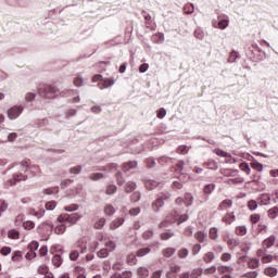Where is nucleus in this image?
Wrapping results in <instances>:
<instances>
[{
  "mask_svg": "<svg viewBox=\"0 0 278 278\" xmlns=\"http://www.w3.org/2000/svg\"><path fill=\"white\" fill-rule=\"evenodd\" d=\"M38 92L45 99H55L58 97V89L51 85H41Z\"/></svg>",
  "mask_w": 278,
  "mask_h": 278,
  "instance_id": "1",
  "label": "nucleus"
},
{
  "mask_svg": "<svg viewBox=\"0 0 278 278\" xmlns=\"http://www.w3.org/2000/svg\"><path fill=\"white\" fill-rule=\"evenodd\" d=\"M81 220V214H61L58 216V223H67L68 225H77Z\"/></svg>",
  "mask_w": 278,
  "mask_h": 278,
  "instance_id": "2",
  "label": "nucleus"
},
{
  "mask_svg": "<svg viewBox=\"0 0 278 278\" xmlns=\"http://www.w3.org/2000/svg\"><path fill=\"white\" fill-rule=\"evenodd\" d=\"M76 247L78 250H72L70 253V260L71 262H77L79 260V254L80 253H86V243H84V240H79L76 243Z\"/></svg>",
  "mask_w": 278,
  "mask_h": 278,
  "instance_id": "3",
  "label": "nucleus"
},
{
  "mask_svg": "<svg viewBox=\"0 0 278 278\" xmlns=\"http://www.w3.org/2000/svg\"><path fill=\"white\" fill-rule=\"evenodd\" d=\"M10 121H16L18 118L20 114H23V106L15 105L8 110L7 112Z\"/></svg>",
  "mask_w": 278,
  "mask_h": 278,
  "instance_id": "4",
  "label": "nucleus"
},
{
  "mask_svg": "<svg viewBox=\"0 0 278 278\" xmlns=\"http://www.w3.org/2000/svg\"><path fill=\"white\" fill-rule=\"evenodd\" d=\"M168 199V194L160 195L153 203L152 210L153 212H160V207H164V200Z\"/></svg>",
  "mask_w": 278,
  "mask_h": 278,
  "instance_id": "5",
  "label": "nucleus"
},
{
  "mask_svg": "<svg viewBox=\"0 0 278 278\" xmlns=\"http://www.w3.org/2000/svg\"><path fill=\"white\" fill-rule=\"evenodd\" d=\"M18 181H27V176L23 173H17L13 175V179L9 180L10 186H16Z\"/></svg>",
  "mask_w": 278,
  "mask_h": 278,
  "instance_id": "6",
  "label": "nucleus"
},
{
  "mask_svg": "<svg viewBox=\"0 0 278 278\" xmlns=\"http://www.w3.org/2000/svg\"><path fill=\"white\" fill-rule=\"evenodd\" d=\"M276 240H277V237H275V235H271V236L267 237V238L262 242L263 249H270L271 247H275Z\"/></svg>",
  "mask_w": 278,
  "mask_h": 278,
  "instance_id": "7",
  "label": "nucleus"
},
{
  "mask_svg": "<svg viewBox=\"0 0 278 278\" xmlns=\"http://www.w3.org/2000/svg\"><path fill=\"white\" fill-rule=\"evenodd\" d=\"M54 233H56V236L66 233V225H64V223H58V218L54 224Z\"/></svg>",
  "mask_w": 278,
  "mask_h": 278,
  "instance_id": "8",
  "label": "nucleus"
},
{
  "mask_svg": "<svg viewBox=\"0 0 278 278\" xmlns=\"http://www.w3.org/2000/svg\"><path fill=\"white\" fill-rule=\"evenodd\" d=\"M124 223H125V218L117 217V218H115L114 220L111 222L110 229L112 231H114V230L118 229V227H122V225H124Z\"/></svg>",
  "mask_w": 278,
  "mask_h": 278,
  "instance_id": "9",
  "label": "nucleus"
},
{
  "mask_svg": "<svg viewBox=\"0 0 278 278\" xmlns=\"http://www.w3.org/2000/svg\"><path fill=\"white\" fill-rule=\"evenodd\" d=\"M213 27H218V29H227L229 27V18L218 17L217 26L213 23Z\"/></svg>",
  "mask_w": 278,
  "mask_h": 278,
  "instance_id": "10",
  "label": "nucleus"
},
{
  "mask_svg": "<svg viewBox=\"0 0 278 278\" xmlns=\"http://www.w3.org/2000/svg\"><path fill=\"white\" fill-rule=\"evenodd\" d=\"M236 220V214L233 212L226 213L224 217L222 218V222L225 223V225H231Z\"/></svg>",
  "mask_w": 278,
  "mask_h": 278,
  "instance_id": "11",
  "label": "nucleus"
},
{
  "mask_svg": "<svg viewBox=\"0 0 278 278\" xmlns=\"http://www.w3.org/2000/svg\"><path fill=\"white\" fill-rule=\"evenodd\" d=\"M115 83H116V80H114V78H102L100 88H101V90H103V88H110V87L114 86Z\"/></svg>",
  "mask_w": 278,
  "mask_h": 278,
  "instance_id": "12",
  "label": "nucleus"
},
{
  "mask_svg": "<svg viewBox=\"0 0 278 278\" xmlns=\"http://www.w3.org/2000/svg\"><path fill=\"white\" fill-rule=\"evenodd\" d=\"M174 223H177V218H170V216H166L165 220L161 222L159 227L160 229H164V227H168V225H174Z\"/></svg>",
  "mask_w": 278,
  "mask_h": 278,
  "instance_id": "13",
  "label": "nucleus"
},
{
  "mask_svg": "<svg viewBox=\"0 0 278 278\" xmlns=\"http://www.w3.org/2000/svg\"><path fill=\"white\" fill-rule=\"evenodd\" d=\"M137 167H138V162L129 161V162L124 163L123 170H124V173H128V170H131Z\"/></svg>",
  "mask_w": 278,
  "mask_h": 278,
  "instance_id": "14",
  "label": "nucleus"
},
{
  "mask_svg": "<svg viewBox=\"0 0 278 278\" xmlns=\"http://www.w3.org/2000/svg\"><path fill=\"white\" fill-rule=\"evenodd\" d=\"M231 205H233V201L226 199L219 203L218 210L223 212L225 210H229V207H231Z\"/></svg>",
  "mask_w": 278,
  "mask_h": 278,
  "instance_id": "15",
  "label": "nucleus"
},
{
  "mask_svg": "<svg viewBox=\"0 0 278 278\" xmlns=\"http://www.w3.org/2000/svg\"><path fill=\"white\" fill-rule=\"evenodd\" d=\"M52 262V266H54L55 268H60V266H62L64 260L62 258L61 255H54L51 260Z\"/></svg>",
  "mask_w": 278,
  "mask_h": 278,
  "instance_id": "16",
  "label": "nucleus"
},
{
  "mask_svg": "<svg viewBox=\"0 0 278 278\" xmlns=\"http://www.w3.org/2000/svg\"><path fill=\"white\" fill-rule=\"evenodd\" d=\"M203 166L205 168H208L210 170L218 169V163L216 161H214V160H210V161L203 163Z\"/></svg>",
  "mask_w": 278,
  "mask_h": 278,
  "instance_id": "17",
  "label": "nucleus"
},
{
  "mask_svg": "<svg viewBox=\"0 0 278 278\" xmlns=\"http://www.w3.org/2000/svg\"><path fill=\"white\" fill-rule=\"evenodd\" d=\"M31 166V161L30 160H23L20 163V168L23 173H27L29 170V167Z\"/></svg>",
  "mask_w": 278,
  "mask_h": 278,
  "instance_id": "18",
  "label": "nucleus"
},
{
  "mask_svg": "<svg viewBox=\"0 0 278 278\" xmlns=\"http://www.w3.org/2000/svg\"><path fill=\"white\" fill-rule=\"evenodd\" d=\"M267 216L270 220H275L278 217V207L274 206L267 211Z\"/></svg>",
  "mask_w": 278,
  "mask_h": 278,
  "instance_id": "19",
  "label": "nucleus"
},
{
  "mask_svg": "<svg viewBox=\"0 0 278 278\" xmlns=\"http://www.w3.org/2000/svg\"><path fill=\"white\" fill-rule=\"evenodd\" d=\"M215 257H216V255H214V252H206L203 256V262L205 264H212V262H214Z\"/></svg>",
  "mask_w": 278,
  "mask_h": 278,
  "instance_id": "20",
  "label": "nucleus"
},
{
  "mask_svg": "<svg viewBox=\"0 0 278 278\" xmlns=\"http://www.w3.org/2000/svg\"><path fill=\"white\" fill-rule=\"evenodd\" d=\"M104 214L106 216H114V214H116V208H114L112 204H106L104 206Z\"/></svg>",
  "mask_w": 278,
  "mask_h": 278,
  "instance_id": "21",
  "label": "nucleus"
},
{
  "mask_svg": "<svg viewBox=\"0 0 278 278\" xmlns=\"http://www.w3.org/2000/svg\"><path fill=\"white\" fill-rule=\"evenodd\" d=\"M261 205H270V195L268 193H263L260 197Z\"/></svg>",
  "mask_w": 278,
  "mask_h": 278,
  "instance_id": "22",
  "label": "nucleus"
},
{
  "mask_svg": "<svg viewBox=\"0 0 278 278\" xmlns=\"http://www.w3.org/2000/svg\"><path fill=\"white\" fill-rule=\"evenodd\" d=\"M136 182L134 181H128L125 186H124V190L125 192H127L128 194L134 192V190H136Z\"/></svg>",
  "mask_w": 278,
  "mask_h": 278,
  "instance_id": "23",
  "label": "nucleus"
},
{
  "mask_svg": "<svg viewBox=\"0 0 278 278\" xmlns=\"http://www.w3.org/2000/svg\"><path fill=\"white\" fill-rule=\"evenodd\" d=\"M152 40L156 43L160 45L164 41V33H156L152 36Z\"/></svg>",
  "mask_w": 278,
  "mask_h": 278,
  "instance_id": "24",
  "label": "nucleus"
},
{
  "mask_svg": "<svg viewBox=\"0 0 278 278\" xmlns=\"http://www.w3.org/2000/svg\"><path fill=\"white\" fill-rule=\"evenodd\" d=\"M194 238L198 242H205L207 240V235L203 231H198L195 232Z\"/></svg>",
  "mask_w": 278,
  "mask_h": 278,
  "instance_id": "25",
  "label": "nucleus"
},
{
  "mask_svg": "<svg viewBox=\"0 0 278 278\" xmlns=\"http://www.w3.org/2000/svg\"><path fill=\"white\" fill-rule=\"evenodd\" d=\"M217 270L220 275H224V273H233V267L231 266H224V265H219L217 267Z\"/></svg>",
  "mask_w": 278,
  "mask_h": 278,
  "instance_id": "26",
  "label": "nucleus"
},
{
  "mask_svg": "<svg viewBox=\"0 0 278 278\" xmlns=\"http://www.w3.org/2000/svg\"><path fill=\"white\" fill-rule=\"evenodd\" d=\"M137 275L141 278H147L149 277V269L147 267H139L137 269Z\"/></svg>",
  "mask_w": 278,
  "mask_h": 278,
  "instance_id": "27",
  "label": "nucleus"
},
{
  "mask_svg": "<svg viewBox=\"0 0 278 278\" xmlns=\"http://www.w3.org/2000/svg\"><path fill=\"white\" fill-rule=\"evenodd\" d=\"M151 253V248H141L137 251V257H144V255H149Z\"/></svg>",
  "mask_w": 278,
  "mask_h": 278,
  "instance_id": "28",
  "label": "nucleus"
},
{
  "mask_svg": "<svg viewBox=\"0 0 278 278\" xmlns=\"http://www.w3.org/2000/svg\"><path fill=\"white\" fill-rule=\"evenodd\" d=\"M264 274H265L267 277H276V275H277V268H275V267H267V268H265Z\"/></svg>",
  "mask_w": 278,
  "mask_h": 278,
  "instance_id": "29",
  "label": "nucleus"
},
{
  "mask_svg": "<svg viewBox=\"0 0 278 278\" xmlns=\"http://www.w3.org/2000/svg\"><path fill=\"white\" fill-rule=\"evenodd\" d=\"M249 268H258L260 267V260L258 258H250L248 262Z\"/></svg>",
  "mask_w": 278,
  "mask_h": 278,
  "instance_id": "30",
  "label": "nucleus"
},
{
  "mask_svg": "<svg viewBox=\"0 0 278 278\" xmlns=\"http://www.w3.org/2000/svg\"><path fill=\"white\" fill-rule=\"evenodd\" d=\"M208 238H211V240H216L218 238V228H211L208 231Z\"/></svg>",
  "mask_w": 278,
  "mask_h": 278,
  "instance_id": "31",
  "label": "nucleus"
},
{
  "mask_svg": "<svg viewBox=\"0 0 278 278\" xmlns=\"http://www.w3.org/2000/svg\"><path fill=\"white\" fill-rule=\"evenodd\" d=\"M184 12H185V14H193L194 13V4H192V3L185 4Z\"/></svg>",
  "mask_w": 278,
  "mask_h": 278,
  "instance_id": "32",
  "label": "nucleus"
},
{
  "mask_svg": "<svg viewBox=\"0 0 278 278\" xmlns=\"http://www.w3.org/2000/svg\"><path fill=\"white\" fill-rule=\"evenodd\" d=\"M175 249L174 248H166L163 250V255L164 257H173V255H175Z\"/></svg>",
  "mask_w": 278,
  "mask_h": 278,
  "instance_id": "33",
  "label": "nucleus"
},
{
  "mask_svg": "<svg viewBox=\"0 0 278 278\" xmlns=\"http://www.w3.org/2000/svg\"><path fill=\"white\" fill-rule=\"evenodd\" d=\"M175 236V232L173 230H167L163 233H161V240H170Z\"/></svg>",
  "mask_w": 278,
  "mask_h": 278,
  "instance_id": "34",
  "label": "nucleus"
},
{
  "mask_svg": "<svg viewBox=\"0 0 278 278\" xmlns=\"http://www.w3.org/2000/svg\"><path fill=\"white\" fill-rule=\"evenodd\" d=\"M8 236L11 240H18L21 233L17 230L12 229V230H9Z\"/></svg>",
  "mask_w": 278,
  "mask_h": 278,
  "instance_id": "35",
  "label": "nucleus"
},
{
  "mask_svg": "<svg viewBox=\"0 0 278 278\" xmlns=\"http://www.w3.org/2000/svg\"><path fill=\"white\" fill-rule=\"evenodd\" d=\"M203 273H204V270H203V268H195V269H193L192 271H191V275H190V277L191 278H199V277H201V275H203Z\"/></svg>",
  "mask_w": 278,
  "mask_h": 278,
  "instance_id": "36",
  "label": "nucleus"
},
{
  "mask_svg": "<svg viewBox=\"0 0 278 278\" xmlns=\"http://www.w3.org/2000/svg\"><path fill=\"white\" fill-rule=\"evenodd\" d=\"M105 227V218L101 217L94 223V229H103Z\"/></svg>",
  "mask_w": 278,
  "mask_h": 278,
  "instance_id": "37",
  "label": "nucleus"
},
{
  "mask_svg": "<svg viewBox=\"0 0 278 278\" xmlns=\"http://www.w3.org/2000/svg\"><path fill=\"white\" fill-rule=\"evenodd\" d=\"M11 260L12 262H21V260H23V252L15 251Z\"/></svg>",
  "mask_w": 278,
  "mask_h": 278,
  "instance_id": "38",
  "label": "nucleus"
},
{
  "mask_svg": "<svg viewBox=\"0 0 278 278\" xmlns=\"http://www.w3.org/2000/svg\"><path fill=\"white\" fill-rule=\"evenodd\" d=\"M23 227L27 231H30V229H34V227H36V224L34 222H31V220H27V222L23 223Z\"/></svg>",
  "mask_w": 278,
  "mask_h": 278,
  "instance_id": "39",
  "label": "nucleus"
},
{
  "mask_svg": "<svg viewBox=\"0 0 278 278\" xmlns=\"http://www.w3.org/2000/svg\"><path fill=\"white\" fill-rule=\"evenodd\" d=\"M40 248V243L38 241H31L28 245L29 251H34L36 253V251H38V249Z\"/></svg>",
  "mask_w": 278,
  "mask_h": 278,
  "instance_id": "40",
  "label": "nucleus"
},
{
  "mask_svg": "<svg viewBox=\"0 0 278 278\" xmlns=\"http://www.w3.org/2000/svg\"><path fill=\"white\" fill-rule=\"evenodd\" d=\"M237 236H247V226H239L236 228Z\"/></svg>",
  "mask_w": 278,
  "mask_h": 278,
  "instance_id": "41",
  "label": "nucleus"
},
{
  "mask_svg": "<svg viewBox=\"0 0 278 278\" xmlns=\"http://www.w3.org/2000/svg\"><path fill=\"white\" fill-rule=\"evenodd\" d=\"M146 188L148 190H153V188H157V181H155V180L146 181Z\"/></svg>",
  "mask_w": 278,
  "mask_h": 278,
  "instance_id": "42",
  "label": "nucleus"
},
{
  "mask_svg": "<svg viewBox=\"0 0 278 278\" xmlns=\"http://www.w3.org/2000/svg\"><path fill=\"white\" fill-rule=\"evenodd\" d=\"M98 257L100 258H105L110 255V252L108 249H101L98 253H97Z\"/></svg>",
  "mask_w": 278,
  "mask_h": 278,
  "instance_id": "43",
  "label": "nucleus"
},
{
  "mask_svg": "<svg viewBox=\"0 0 278 278\" xmlns=\"http://www.w3.org/2000/svg\"><path fill=\"white\" fill-rule=\"evenodd\" d=\"M190 251H188V249L184 248V249H180L178 251V257H180V260H185V257L187 255H189Z\"/></svg>",
  "mask_w": 278,
  "mask_h": 278,
  "instance_id": "44",
  "label": "nucleus"
},
{
  "mask_svg": "<svg viewBox=\"0 0 278 278\" xmlns=\"http://www.w3.org/2000/svg\"><path fill=\"white\" fill-rule=\"evenodd\" d=\"M89 179H91V181H99V179H103V174L101 173L91 174L89 176Z\"/></svg>",
  "mask_w": 278,
  "mask_h": 278,
  "instance_id": "45",
  "label": "nucleus"
},
{
  "mask_svg": "<svg viewBox=\"0 0 278 278\" xmlns=\"http://www.w3.org/2000/svg\"><path fill=\"white\" fill-rule=\"evenodd\" d=\"M190 151V148L187 146H180L177 148V153H180V155H186Z\"/></svg>",
  "mask_w": 278,
  "mask_h": 278,
  "instance_id": "46",
  "label": "nucleus"
},
{
  "mask_svg": "<svg viewBox=\"0 0 278 278\" xmlns=\"http://www.w3.org/2000/svg\"><path fill=\"white\" fill-rule=\"evenodd\" d=\"M81 165L74 166L70 169L71 175H79L81 173Z\"/></svg>",
  "mask_w": 278,
  "mask_h": 278,
  "instance_id": "47",
  "label": "nucleus"
},
{
  "mask_svg": "<svg viewBox=\"0 0 278 278\" xmlns=\"http://www.w3.org/2000/svg\"><path fill=\"white\" fill-rule=\"evenodd\" d=\"M65 212H77L79 210V204H71L64 207Z\"/></svg>",
  "mask_w": 278,
  "mask_h": 278,
  "instance_id": "48",
  "label": "nucleus"
},
{
  "mask_svg": "<svg viewBox=\"0 0 278 278\" xmlns=\"http://www.w3.org/2000/svg\"><path fill=\"white\" fill-rule=\"evenodd\" d=\"M49 271V267L47 265H40L38 268H37V273L39 275H46L47 273Z\"/></svg>",
  "mask_w": 278,
  "mask_h": 278,
  "instance_id": "49",
  "label": "nucleus"
},
{
  "mask_svg": "<svg viewBox=\"0 0 278 278\" xmlns=\"http://www.w3.org/2000/svg\"><path fill=\"white\" fill-rule=\"evenodd\" d=\"M214 188H216L214 184L206 185L204 187L205 194H212V192H214Z\"/></svg>",
  "mask_w": 278,
  "mask_h": 278,
  "instance_id": "50",
  "label": "nucleus"
},
{
  "mask_svg": "<svg viewBox=\"0 0 278 278\" xmlns=\"http://www.w3.org/2000/svg\"><path fill=\"white\" fill-rule=\"evenodd\" d=\"M117 188L115 185H109L106 186L105 193L106 194H114L116 192Z\"/></svg>",
  "mask_w": 278,
  "mask_h": 278,
  "instance_id": "51",
  "label": "nucleus"
},
{
  "mask_svg": "<svg viewBox=\"0 0 278 278\" xmlns=\"http://www.w3.org/2000/svg\"><path fill=\"white\" fill-rule=\"evenodd\" d=\"M36 99V93L34 92H27L25 96V101L27 103H31V101H34Z\"/></svg>",
  "mask_w": 278,
  "mask_h": 278,
  "instance_id": "52",
  "label": "nucleus"
},
{
  "mask_svg": "<svg viewBox=\"0 0 278 278\" xmlns=\"http://www.w3.org/2000/svg\"><path fill=\"white\" fill-rule=\"evenodd\" d=\"M257 207V201L250 200L248 202V208L251 210V212H255V208Z\"/></svg>",
  "mask_w": 278,
  "mask_h": 278,
  "instance_id": "53",
  "label": "nucleus"
},
{
  "mask_svg": "<svg viewBox=\"0 0 278 278\" xmlns=\"http://www.w3.org/2000/svg\"><path fill=\"white\" fill-rule=\"evenodd\" d=\"M58 207V203L55 201H50L46 203V210L53 211Z\"/></svg>",
  "mask_w": 278,
  "mask_h": 278,
  "instance_id": "54",
  "label": "nucleus"
},
{
  "mask_svg": "<svg viewBox=\"0 0 278 278\" xmlns=\"http://www.w3.org/2000/svg\"><path fill=\"white\" fill-rule=\"evenodd\" d=\"M273 255L270 254H265L262 258H261V262L263 264H270V262L273 261Z\"/></svg>",
  "mask_w": 278,
  "mask_h": 278,
  "instance_id": "55",
  "label": "nucleus"
},
{
  "mask_svg": "<svg viewBox=\"0 0 278 278\" xmlns=\"http://www.w3.org/2000/svg\"><path fill=\"white\" fill-rule=\"evenodd\" d=\"M143 240H151L153 238V230H146L142 233Z\"/></svg>",
  "mask_w": 278,
  "mask_h": 278,
  "instance_id": "56",
  "label": "nucleus"
},
{
  "mask_svg": "<svg viewBox=\"0 0 278 278\" xmlns=\"http://www.w3.org/2000/svg\"><path fill=\"white\" fill-rule=\"evenodd\" d=\"M30 173H35V175H41L40 172V166L38 165H30V167H28Z\"/></svg>",
  "mask_w": 278,
  "mask_h": 278,
  "instance_id": "57",
  "label": "nucleus"
},
{
  "mask_svg": "<svg viewBox=\"0 0 278 278\" xmlns=\"http://www.w3.org/2000/svg\"><path fill=\"white\" fill-rule=\"evenodd\" d=\"M193 201H194V198L192 197V194L187 193L185 195V203H186V205H192Z\"/></svg>",
  "mask_w": 278,
  "mask_h": 278,
  "instance_id": "58",
  "label": "nucleus"
},
{
  "mask_svg": "<svg viewBox=\"0 0 278 278\" xmlns=\"http://www.w3.org/2000/svg\"><path fill=\"white\" fill-rule=\"evenodd\" d=\"M261 216L257 213H254L250 216V220L253 225H257V222L260 220Z\"/></svg>",
  "mask_w": 278,
  "mask_h": 278,
  "instance_id": "59",
  "label": "nucleus"
},
{
  "mask_svg": "<svg viewBox=\"0 0 278 278\" xmlns=\"http://www.w3.org/2000/svg\"><path fill=\"white\" fill-rule=\"evenodd\" d=\"M184 166H186V163L184 161H179L176 164V172L177 173H184Z\"/></svg>",
  "mask_w": 278,
  "mask_h": 278,
  "instance_id": "60",
  "label": "nucleus"
},
{
  "mask_svg": "<svg viewBox=\"0 0 278 278\" xmlns=\"http://www.w3.org/2000/svg\"><path fill=\"white\" fill-rule=\"evenodd\" d=\"M136 262H137L136 255L130 254L127 256V263L130 264V266L136 265Z\"/></svg>",
  "mask_w": 278,
  "mask_h": 278,
  "instance_id": "61",
  "label": "nucleus"
},
{
  "mask_svg": "<svg viewBox=\"0 0 278 278\" xmlns=\"http://www.w3.org/2000/svg\"><path fill=\"white\" fill-rule=\"evenodd\" d=\"M241 277L257 278V271H248V273L243 274Z\"/></svg>",
  "mask_w": 278,
  "mask_h": 278,
  "instance_id": "62",
  "label": "nucleus"
},
{
  "mask_svg": "<svg viewBox=\"0 0 278 278\" xmlns=\"http://www.w3.org/2000/svg\"><path fill=\"white\" fill-rule=\"evenodd\" d=\"M25 257H26V260H36L37 254H36V252L29 250V251L26 253V256H25Z\"/></svg>",
  "mask_w": 278,
  "mask_h": 278,
  "instance_id": "63",
  "label": "nucleus"
},
{
  "mask_svg": "<svg viewBox=\"0 0 278 278\" xmlns=\"http://www.w3.org/2000/svg\"><path fill=\"white\" fill-rule=\"evenodd\" d=\"M222 262H229L231 261V254L230 253H223L220 256Z\"/></svg>",
  "mask_w": 278,
  "mask_h": 278,
  "instance_id": "64",
  "label": "nucleus"
}]
</instances>
